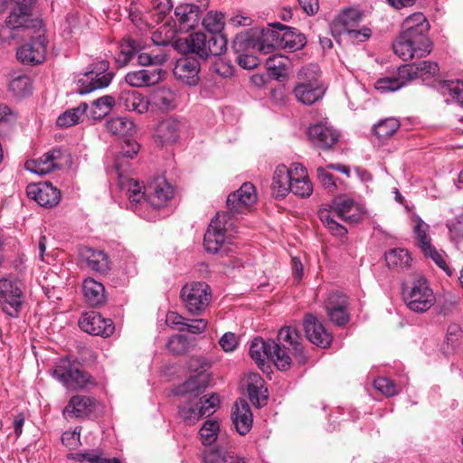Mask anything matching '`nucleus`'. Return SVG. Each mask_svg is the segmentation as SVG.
<instances>
[{
  "label": "nucleus",
  "mask_w": 463,
  "mask_h": 463,
  "mask_svg": "<svg viewBox=\"0 0 463 463\" xmlns=\"http://www.w3.org/2000/svg\"><path fill=\"white\" fill-rule=\"evenodd\" d=\"M430 24L422 13L409 15L402 24V31L393 43L394 52L403 61L421 58L430 53L432 43L428 37Z\"/></svg>",
  "instance_id": "obj_1"
},
{
  "label": "nucleus",
  "mask_w": 463,
  "mask_h": 463,
  "mask_svg": "<svg viewBox=\"0 0 463 463\" xmlns=\"http://www.w3.org/2000/svg\"><path fill=\"white\" fill-rule=\"evenodd\" d=\"M233 221L229 213H218L204 233L203 245L208 252L226 255L231 251L234 235Z\"/></svg>",
  "instance_id": "obj_2"
},
{
  "label": "nucleus",
  "mask_w": 463,
  "mask_h": 463,
  "mask_svg": "<svg viewBox=\"0 0 463 463\" xmlns=\"http://www.w3.org/2000/svg\"><path fill=\"white\" fill-rule=\"evenodd\" d=\"M297 100L310 106L321 99L326 93V87L320 80L317 65L303 68L298 75V82L293 90Z\"/></svg>",
  "instance_id": "obj_3"
},
{
  "label": "nucleus",
  "mask_w": 463,
  "mask_h": 463,
  "mask_svg": "<svg viewBox=\"0 0 463 463\" xmlns=\"http://www.w3.org/2000/svg\"><path fill=\"white\" fill-rule=\"evenodd\" d=\"M52 375L70 390H80L94 383L92 377L81 370L80 363L68 357L60 358L56 362Z\"/></svg>",
  "instance_id": "obj_4"
},
{
  "label": "nucleus",
  "mask_w": 463,
  "mask_h": 463,
  "mask_svg": "<svg viewBox=\"0 0 463 463\" xmlns=\"http://www.w3.org/2000/svg\"><path fill=\"white\" fill-rule=\"evenodd\" d=\"M250 357L258 364H264L267 360H272L278 369L286 371L291 365V357L274 340L264 341L261 338H255L250 346Z\"/></svg>",
  "instance_id": "obj_5"
},
{
  "label": "nucleus",
  "mask_w": 463,
  "mask_h": 463,
  "mask_svg": "<svg viewBox=\"0 0 463 463\" xmlns=\"http://www.w3.org/2000/svg\"><path fill=\"white\" fill-rule=\"evenodd\" d=\"M180 298L186 311L192 316L203 315L212 301V290L205 282L186 283L180 291Z\"/></svg>",
  "instance_id": "obj_6"
},
{
  "label": "nucleus",
  "mask_w": 463,
  "mask_h": 463,
  "mask_svg": "<svg viewBox=\"0 0 463 463\" xmlns=\"http://www.w3.org/2000/svg\"><path fill=\"white\" fill-rule=\"evenodd\" d=\"M109 63L105 60L90 64L87 71L79 76L78 92L87 94L108 87L114 77V73L109 71Z\"/></svg>",
  "instance_id": "obj_7"
},
{
  "label": "nucleus",
  "mask_w": 463,
  "mask_h": 463,
  "mask_svg": "<svg viewBox=\"0 0 463 463\" xmlns=\"http://www.w3.org/2000/svg\"><path fill=\"white\" fill-rule=\"evenodd\" d=\"M14 6L5 19V25L10 30L28 31L42 27V21L33 17L35 0H11Z\"/></svg>",
  "instance_id": "obj_8"
},
{
  "label": "nucleus",
  "mask_w": 463,
  "mask_h": 463,
  "mask_svg": "<svg viewBox=\"0 0 463 463\" xmlns=\"http://www.w3.org/2000/svg\"><path fill=\"white\" fill-rule=\"evenodd\" d=\"M403 299L413 312L423 313L435 303V296L425 278L417 279L411 287L403 289Z\"/></svg>",
  "instance_id": "obj_9"
},
{
  "label": "nucleus",
  "mask_w": 463,
  "mask_h": 463,
  "mask_svg": "<svg viewBox=\"0 0 463 463\" xmlns=\"http://www.w3.org/2000/svg\"><path fill=\"white\" fill-rule=\"evenodd\" d=\"M188 365L191 371L198 373L179 385L175 393L181 396L190 395L196 398L204 392L208 385L209 374L206 373V371L209 368V364L202 357H192Z\"/></svg>",
  "instance_id": "obj_10"
},
{
  "label": "nucleus",
  "mask_w": 463,
  "mask_h": 463,
  "mask_svg": "<svg viewBox=\"0 0 463 463\" xmlns=\"http://www.w3.org/2000/svg\"><path fill=\"white\" fill-rule=\"evenodd\" d=\"M273 26L279 31L267 28L263 33V35L266 37L265 39L269 40L270 43H273V51L276 45L288 49L290 52L301 50L306 45V36L298 33L295 28L279 23L275 24Z\"/></svg>",
  "instance_id": "obj_11"
},
{
  "label": "nucleus",
  "mask_w": 463,
  "mask_h": 463,
  "mask_svg": "<svg viewBox=\"0 0 463 463\" xmlns=\"http://www.w3.org/2000/svg\"><path fill=\"white\" fill-rule=\"evenodd\" d=\"M24 303L21 281L9 278L0 279V306L10 317H17Z\"/></svg>",
  "instance_id": "obj_12"
},
{
  "label": "nucleus",
  "mask_w": 463,
  "mask_h": 463,
  "mask_svg": "<svg viewBox=\"0 0 463 463\" xmlns=\"http://www.w3.org/2000/svg\"><path fill=\"white\" fill-rule=\"evenodd\" d=\"M266 29H251L241 32L236 35L232 42V48L236 53H248L258 50L261 53H271L273 43L265 39L263 33Z\"/></svg>",
  "instance_id": "obj_13"
},
{
  "label": "nucleus",
  "mask_w": 463,
  "mask_h": 463,
  "mask_svg": "<svg viewBox=\"0 0 463 463\" xmlns=\"http://www.w3.org/2000/svg\"><path fill=\"white\" fill-rule=\"evenodd\" d=\"M70 155L61 148H52L44 153L38 159H32L25 162L24 167L27 171L38 175H44L55 169L61 168L68 163Z\"/></svg>",
  "instance_id": "obj_14"
},
{
  "label": "nucleus",
  "mask_w": 463,
  "mask_h": 463,
  "mask_svg": "<svg viewBox=\"0 0 463 463\" xmlns=\"http://www.w3.org/2000/svg\"><path fill=\"white\" fill-rule=\"evenodd\" d=\"M174 195V187L162 176L155 178L146 187V202L156 209L165 207Z\"/></svg>",
  "instance_id": "obj_15"
},
{
  "label": "nucleus",
  "mask_w": 463,
  "mask_h": 463,
  "mask_svg": "<svg viewBox=\"0 0 463 463\" xmlns=\"http://www.w3.org/2000/svg\"><path fill=\"white\" fill-rule=\"evenodd\" d=\"M278 345L287 353H290L299 364L307 362L304 353L303 338L300 333L293 326H283L278 333ZM289 355V354H288Z\"/></svg>",
  "instance_id": "obj_16"
},
{
  "label": "nucleus",
  "mask_w": 463,
  "mask_h": 463,
  "mask_svg": "<svg viewBox=\"0 0 463 463\" xmlns=\"http://www.w3.org/2000/svg\"><path fill=\"white\" fill-rule=\"evenodd\" d=\"M79 326L90 335L102 337L110 336L115 330L113 322L102 317L96 311L85 312L79 320Z\"/></svg>",
  "instance_id": "obj_17"
},
{
  "label": "nucleus",
  "mask_w": 463,
  "mask_h": 463,
  "mask_svg": "<svg viewBox=\"0 0 463 463\" xmlns=\"http://www.w3.org/2000/svg\"><path fill=\"white\" fill-rule=\"evenodd\" d=\"M257 201L255 186L250 183H244L237 191L229 194L226 204L229 213L232 214L243 213Z\"/></svg>",
  "instance_id": "obj_18"
},
{
  "label": "nucleus",
  "mask_w": 463,
  "mask_h": 463,
  "mask_svg": "<svg viewBox=\"0 0 463 463\" xmlns=\"http://www.w3.org/2000/svg\"><path fill=\"white\" fill-rule=\"evenodd\" d=\"M27 195L39 205L46 208L56 206L61 201V192L51 183L31 184L26 188Z\"/></svg>",
  "instance_id": "obj_19"
},
{
  "label": "nucleus",
  "mask_w": 463,
  "mask_h": 463,
  "mask_svg": "<svg viewBox=\"0 0 463 463\" xmlns=\"http://www.w3.org/2000/svg\"><path fill=\"white\" fill-rule=\"evenodd\" d=\"M47 43L45 36L39 34L35 40L17 49V59L24 64L28 65L42 63L45 60Z\"/></svg>",
  "instance_id": "obj_20"
},
{
  "label": "nucleus",
  "mask_w": 463,
  "mask_h": 463,
  "mask_svg": "<svg viewBox=\"0 0 463 463\" xmlns=\"http://www.w3.org/2000/svg\"><path fill=\"white\" fill-rule=\"evenodd\" d=\"M307 135L313 146L323 150L331 149L339 139L338 132L326 123L310 126Z\"/></svg>",
  "instance_id": "obj_21"
},
{
  "label": "nucleus",
  "mask_w": 463,
  "mask_h": 463,
  "mask_svg": "<svg viewBox=\"0 0 463 463\" xmlns=\"http://www.w3.org/2000/svg\"><path fill=\"white\" fill-rule=\"evenodd\" d=\"M347 306L348 302L345 295L338 292H333L328 295L325 301V308L330 321L335 326H341L349 321Z\"/></svg>",
  "instance_id": "obj_22"
},
{
  "label": "nucleus",
  "mask_w": 463,
  "mask_h": 463,
  "mask_svg": "<svg viewBox=\"0 0 463 463\" xmlns=\"http://www.w3.org/2000/svg\"><path fill=\"white\" fill-rule=\"evenodd\" d=\"M304 329L307 338L314 345L326 348L333 341V335L325 326L312 314L305 316Z\"/></svg>",
  "instance_id": "obj_23"
},
{
  "label": "nucleus",
  "mask_w": 463,
  "mask_h": 463,
  "mask_svg": "<svg viewBox=\"0 0 463 463\" xmlns=\"http://www.w3.org/2000/svg\"><path fill=\"white\" fill-rule=\"evenodd\" d=\"M80 260L87 268L99 275H107L111 269V261L108 254L90 247H83L80 250Z\"/></svg>",
  "instance_id": "obj_24"
},
{
  "label": "nucleus",
  "mask_w": 463,
  "mask_h": 463,
  "mask_svg": "<svg viewBox=\"0 0 463 463\" xmlns=\"http://www.w3.org/2000/svg\"><path fill=\"white\" fill-rule=\"evenodd\" d=\"M208 35L195 33L185 38H178L174 43L175 49L183 53H194L203 60L207 59Z\"/></svg>",
  "instance_id": "obj_25"
},
{
  "label": "nucleus",
  "mask_w": 463,
  "mask_h": 463,
  "mask_svg": "<svg viewBox=\"0 0 463 463\" xmlns=\"http://www.w3.org/2000/svg\"><path fill=\"white\" fill-rule=\"evenodd\" d=\"M439 71L438 63L432 61H420L400 66L401 76L407 77L409 81L414 79L425 80L438 75Z\"/></svg>",
  "instance_id": "obj_26"
},
{
  "label": "nucleus",
  "mask_w": 463,
  "mask_h": 463,
  "mask_svg": "<svg viewBox=\"0 0 463 463\" xmlns=\"http://www.w3.org/2000/svg\"><path fill=\"white\" fill-rule=\"evenodd\" d=\"M163 74L165 71L160 68L143 69L128 72L125 76V80L132 87L141 88L158 83Z\"/></svg>",
  "instance_id": "obj_27"
},
{
  "label": "nucleus",
  "mask_w": 463,
  "mask_h": 463,
  "mask_svg": "<svg viewBox=\"0 0 463 463\" xmlns=\"http://www.w3.org/2000/svg\"><path fill=\"white\" fill-rule=\"evenodd\" d=\"M200 64L194 58H183L177 61L173 72L174 75L184 83L195 85L198 81Z\"/></svg>",
  "instance_id": "obj_28"
},
{
  "label": "nucleus",
  "mask_w": 463,
  "mask_h": 463,
  "mask_svg": "<svg viewBox=\"0 0 463 463\" xmlns=\"http://www.w3.org/2000/svg\"><path fill=\"white\" fill-rule=\"evenodd\" d=\"M236 430L241 435L247 434L252 427V413L249 403L242 399L237 401L232 413Z\"/></svg>",
  "instance_id": "obj_29"
},
{
  "label": "nucleus",
  "mask_w": 463,
  "mask_h": 463,
  "mask_svg": "<svg viewBox=\"0 0 463 463\" xmlns=\"http://www.w3.org/2000/svg\"><path fill=\"white\" fill-rule=\"evenodd\" d=\"M95 408V401L88 396L74 395L71 398L62 413L65 417L81 418L90 414Z\"/></svg>",
  "instance_id": "obj_30"
},
{
  "label": "nucleus",
  "mask_w": 463,
  "mask_h": 463,
  "mask_svg": "<svg viewBox=\"0 0 463 463\" xmlns=\"http://www.w3.org/2000/svg\"><path fill=\"white\" fill-rule=\"evenodd\" d=\"M247 391L250 402L258 408L267 404L268 390L264 387L263 378L256 373L249 374Z\"/></svg>",
  "instance_id": "obj_31"
},
{
  "label": "nucleus",
  "mask_w": 463,
  "mask_h": 463,
  "mask_svg": "<svg viewBox=\"0 0 463 463\" xmlns=\"http://www.w3.org/2000/svg\"><path fill=\"white\" fill-rule=\"evenodd\" d=\"M181 126V122L174 118L162 120L156 128V142L161 145L175 143L179 137Z\"/></svg>",
  "instance_id": "obj_32"
},
{
  "label": "nucleus",
  "mask_w": 463,
  "mask_h": 463,
  "mask_svg": "<svg viewBox=\"0 0 463 463\" xmlns=\"http://www.w3.org/2000/svg\"><path fill=\"white\" fill-rule=\"evenodd\" d=\"M288 175L285 165H279L275 169L271 184V193L275 198H285L290 192L292 179Z\"/></svg>",
  "instance_id": "obj_33"
},
{
  "label": "nucleus",
  "mask_w": 463,
  "mask_h": 463,
  "mask_svg": "<svg viewBox=\"0 0 463 463\" xmlns=\"http://www.w3.org/2000/svg\"><path fill=\"white\" fill-rule=\"evenodd\" d=\"M176 20L180 27L190 30L196 27L200 22V8L193 4L180 5L175 9Z\"/></svg>",
  "instance_id": "obj_34"
},
{
  "label": "nucleus",
  "mask_w": 463,
  "mask_h": 463,
  "mask_svg": "<svg viewBox=\"0 0 463 463\" xmlns=\"http://www.w3.org/2000/svg\"><path fill=\"white\" fill-rule=\"evenodd\" d=\"M148 104V101L136 90L121 91L118 100V107L139 114L147 111Z\"/></svg>",
  "instance_id": "obj_35"
},
{
  "label": "nucleus",
  "mask_w": 463,
  "mask_h": 463,
  "mask_svg": "<svg viewBox=\"0 0 463 463\" xmlns=\"http://www.w3.org/2000/svg\"><path fill=\"white\" fill-rule=\"evenodd\" d=\"M82 290L87 303L92 307H98L105 303V288L102 283L92 278L85 279Z\"/></svg>",
  "instance_id": "obj_36"
},
{
  "label": "nucleus",
  "mask_w": 463,
  "mask_h": 463,
  "mask_svg": "<svg viewBox=\"0 0 463 463\" xmlns=\"http://www.w3.org/2000/svg\"><path fill=\"white\" fill-rule=\"evenodd\" d=\"M332 207L339 219L354 222L359 220V215L356 213L357 207L353 199L345 196H340L333 201Z\"/></svg>",
  "instance_id": "obj_37"
},
{
  "label": "nucleus",
  "mask_w": 463,
  "mask_h": 463,
  "mask_svg": "<svg viewBox=\"0 0 463 463\" xmlns=\"http://www.w3.org/2000/svg\"><path fill=\"white\" fill-rule=\"evenodd\" d=\"M106 128L111 135L125 138L134 136L137 132L135 123L126 117L110 118L106 122Z\"/></svg>",
  "instance_id": "obj_38"
},
{
  "label": "nucleus",
  "mask_w": 463,
  "mask_h": 463,
  "mask_svg": "<svg viewBox=\"0 0 463 463\" xmlns=\"http://www.w3.org/2000/svg\"><path fill=\"white\" fill-rule=\"evenodd\" d=\"M151 102L160 110H170L176 107V94L166 87H161L151 94Z\"/></svg>",
  "instance_id": "obj_39"
},
{
  "label": "nucleus",
  "mask_w": 463,
  "mask_h": 463,
  "mask_svg": "<svg viewBox=\"0 0 463 463\" xmlns=\"http://www.w3.org/2000/svg\"><path fill=\"white\" fill-rule=\"evenodd\" d=\"M412 259L403 248H394L385 252V261L390 269H403L410 267Z\"/></svg>",
  "instance_id": "obj_40"
},
{
  "label": "nucleus",
  "mask_w": 463,
  "mask_h": 463,
  "mask_svg": "<svg viewBox=\"0 0 463 463\" xmlns=\"http://www.w3.org/2000/svg\"><path fill=\"white\" fill-rule=\"evenodd\" d=\"M115 104L113 97L106 95L94 100L87 110V117L92 120H100L109 113Z\"/></svg>",
  "instance_id": "obj_41"
},
{
  "label": "nucleus",
  "mask_w": 463,
  "mask_h": 463,
  "mask_svg": "<svg viewBox=\"0 0 463 463\" xmlns=\"http://www.w3.org/2000/svg\"><path fill=\"white\" fill-rule=\"evenodd\" d=\"M140 52L139 43L128 37L124 38L119 45V52L116 56V61L120 66H125L133 58V56Z\"/></svg>",
  "instance_id": "obj_42"
},
{
  "label": "nucleus",
  "mask_w": 463,
  "mask_h": 463,
  "mask_svg": "<svg viewBox=\"0 0 463 463\" xmlns=\"http://www.w3.org/2000/svg\"><path fill=\"white\" fill-rule=\"evenodd\" d=\"M88 109V104L86 102H82L78 107L66 110L58 117L56 120L57 126L61 128H69L77 124L80 117L85 113L87 114Z\"/></svg>",
  "instance_id": "obj_43"
},
{
  "label": "nucleus",
  "mask_w": 463,
  "mask_h": 463,
  "mask_svg": "<svg viewBox=\"0 0 463 463\" xmlns=\"http://www.w3.org/2000/svg\"><path fill=\"white\" fill-rule=\"evenodd\" d=\"M8 90L14 96L18 98L29 95L32 91V81L30 77L25 74L14 76L9 80Z\"/></svg>",
  "instance_id": "obj_44"
},
{
  "label": "nucleus",
  "mask_w": 463,
  "mask_h": 463,
  "mask_svg": "<svg viewBox=\"0 0 463 463\" xmlns=\"http://www.w3.org/2000/svg\"><path fill=\"white\" fill-rule=\"evenodd\" d=\"M407 82H409L407 77L401 76L399 67L396 76L378 79L375 82V89L381 92L396 91L406 85Z\"/></svg>",
  "instance_id": "obj_45"
},
{
  "label": "nucleus",
  "mask_w": 463,
  "mask_h": 463,
  "mask_svg": "<svg viewBox=\"0 0 463 463\" xmlns=\"http://www.w3.org/2000/svg\"><path fill=\"white\" fill-rule=\"evenodd\" d=\"M362 20V13L355 8L344 10L335 20V24L342 26V32L354 28Z\"/></svg>",
  "instance_id": "obj_46"
},
{
  "label": "nucleus",
  "mask_w": 463,
  "mask_h": 463,
  "mask_svg": "<svg viewBox=\"0 0 463 463\" xmlns=\"http://www.w3.org/2000/svg\"><path fill=\"white\" fill-rule=\"evenodd\" d=\"M439 91L443 96H449L463 106V81L444 80L439 82Z\"/></svg>",
  "instance_id": "obj_47"
},
{
  "label": "nucleus",
  "mask_w": 463,
  "mask_h": 463,
  "mask_svg": "<svg viewBox=\"0 0 463 463\" xmlns=\"http://www.w3.org/2000/svg\"><path fill=\"white\" fill-rule=\"evenodd\" d=\"M400 127V122L394 118L380 120L373 128V132L380 138L392 136Z\"/></svg>",
  "instance_id": "obj_48"
},
{
  "label": "nucleus",
  "mask_w": 463,
  "mask_h": 463,
  "mask_svg": "<svg viewBox=\"0 0 463 463\" xmlns=\"http://www.w3.org/2000/svg\"><path fill=\"white\" fill-rule=\"evenodd\" d=\"M228 40L223 33H213L208 35L207 58L219 56L227 50Z\"/></svg>",
  "instance_id": "obj_49"
},
{
  "label": "nucleus",
  "mask_w": 463,
  "mask_h": 463,
  "mask_svg": "<svg viewBox=\"0 0 463 463\" xmlns=\"http://www.w3.org/2000/svg\"><path fill=\"white\" fill-rule=\"evenodd\" d=\"M223 18L224 17L222 13L210 11L203 17L202 24L210 34L222 33L224 27Z\"/></svg>",
  "instance_id": "obj_50"
},
{
  "label": "nucleus",
  "mask_w": 463,
  "mask_h": 463,
  "mask_svg": "<svg viewBox=\"0 0 463 463\" xmlns=\"http://www.w3.org/2000/svg\"><path fill=\"white\" fill-rule=\"evenodd\" d=\"M137 61L142 66L150 65H162L166 60L167 55L162 51L156 52L152 50L150 52H137Z\"/></svg>",
  "instance_id": "obj_51"
},
{
  "label": "nucleus",
  "mask_w": 463,
  "mask_h": 463,
  "mask_svg": "<svg viewBox=\"0 0 463 463\" xmlns=\"http://www.w3.org/2000/svg\"><path fill=\"white\" fill-rule=\"evenodd\" d=\"M219 423L214 420H206L200 429L199 434L203 445L213 444L218 436Z\"/></svg>",
  "instance_id": "obj_52"
},
{
  "label": "nucleus",
  "mask_w": 463,
  "mask_h": 463,
  "mask_svg": "<svg viewBox=\"0 0 463 463\" xmlns=\"http://www.w3.org/2000/svg\"><path fill=\"white\" fill-rule=\"evenodd\" d=\"M178 415L187 424H194L202 418L198 404L191 402L179 406Z\"/></svg>",
  "instance_id": "obj_53"
},
{
  "label": "nucleus",
  "mask_w": 463,
  "mask_h": 463,
  "mask_svg": "<svg viewBox=\"0 0 463 463\" xmlns=\"http://www.w3.org/2000/svg\"><path fill=\"white\" fill-rule=\"evenodd\" d=\"M290 192L301 198L309 197L313 192V185L308 176H296V180L292 181Z\"/></svg>",
  "instance_id": "obj_54"
},
{
  "label": "nucleus",
  "mask_w": 463,
  "mask_h": 463,
  "mask_svg": "<svg viewBox=\"0 0 463 463\" xmlns=\"http://www.w3.org/2000/svg\"><path fill=\"white\" fill-rule=\"evenodd\" d=\"M429 228L430 226L420 219L417 221V223L414 227V233L415 238L417 240V244L421 249L422 251L430 250V247H431L430 238L428 233Z\"/></svg>",
  "instance_id": "obj_55"
},
{
  "label": "nucleus",
  "mask_w": 463,
  "mask_h": 463,
  "mask_svg": "<svg viewBox=\"0 0 463 463\" xmlns=\"http://www.w3.org/2000/svg\"><path fill=\"white\" fill-rule=\"evenodd\" d=\"M76 459L80 463H120L118 458H105L101 452L96 450L78 453L76 455Z\"/></svg>",
  "instance_id": "obj_56"
},
{
  "label": "nucleus",
  "mask_w": 463,
  "mask_h": 463,
  "mask_svg": "<svg viewBox=\"0 0 463 463\" xmlns=\"http://www.w3.org/2000/svg\"><path fill=\"white\" fill-rule=\"evenodd\" d=\"M374 388L387 397H392L400 392L399 386L391 379L378 377L373 382Z\"/></svg>",
  "instance_id": "obj_57"
},
{
  "label": "nucleus",
  "mask_w": 463,
  "mask_h": 463,
  "mask_svg": "<svg viewBox=\"0 0 463 463\" xmlns=\"http://www.w3.org/2000/svg\"><path fill=\"white\" fill-rule=\"evenodd\" d=\"M187 338L183 335H175L167 342V349L174 354H183L188 350Z\"/></svg>",
  "instance_id": "obj_58"
},
{
  "label": "nucleus",
  "mask_w": 463,
  "mask_h": 463,
  "mask_svg": "<svg viewBox=\"0 0 463 463\" xmlns=\"http://www.w3.org/2000/svg\"><path fill=\"white\" fill-rule=\"evenodd\" d=\"M450 238L453 241H459L463 240V213L457 215L453 220L447 223Z\"/></svg>",
  "instance_id": "obj_59"
},
{
  "label": "nucleus",
  "mask_w": 463,
  "mask_h": 463,
  "mask_svg": "<svg viewBox=\"0 0 463 463\" xmlns=\"http://www.w3.org/2000/svg\"><path fill=\"white\" fill-rule=\"evenodd\" d=\"M343 33H345L347 40L353 43H364L372 35V31L368 27H363L362 29L351 28Z\"/></svg>",
  "instance_id": "obj_60"
},
{
  "label": "nucleus",
  "mask_w": 463,
  "mask_h": 463,
  "mask_svg": "<svg viewBox=\"0 0 463 463\" xmlns=\"http://www.w3.org/2000/svg\"><path fill=\"white\" fill-rule=\"evenodd\" d=\"M230 454L231 452L217 448L205 449L203 452V463H219L221 461L223 463V458Z\"/></svg>",
  "instance_id": "obj_61"
},
{
  "label": "nucleus",
  "mask_w": 463,
  "mask_h": 463,
  "mask_svg": "<svg viewBox=\"0 0 463 463\" xmlns=\"http://www.w3.org/2000/svg\"><path fill=\"white\" fill-rule=\"evenodd\" d=\"M219 404L220 399L217 394L211 395L208 399H205L203 402L201 401L199 410L202 417L212 415L215 411V409L219 406Z\"/></svg>",
  "instance_id": "obj_62"
},
{
  "label": "nucleus",
  "mask_w": 463,
  "mask_h": 463,
  "mask_svg": "<svg viewBox=\"0 0 463 463\" xmlns=\"http://www.w3.org/2000/svg\"><path fill=\"white\" fill-rule=\"evenodd\" d=\"M287 58L281 54H273L266 60V67L269 71L284 70L287 67Z\"/></svg>",
  "instance_id": "obj_63"
},
{
  "label": "nucleus",
  "mask_w": 463,
  "mask_h": 463,
  "mask_svg": "<svg viewBox=\"0 0 463 463\" xmlns=\"http://www.w3.org/2000/svg\"><path fill=\"white\" fill-rule=\"evenodd\" d=\"M140 146L130 137L125 138L121 146V153L125 157L133 158L137 155Z\"/></svg>",
  "instance_id": "obj_64"
}]
</instances>
